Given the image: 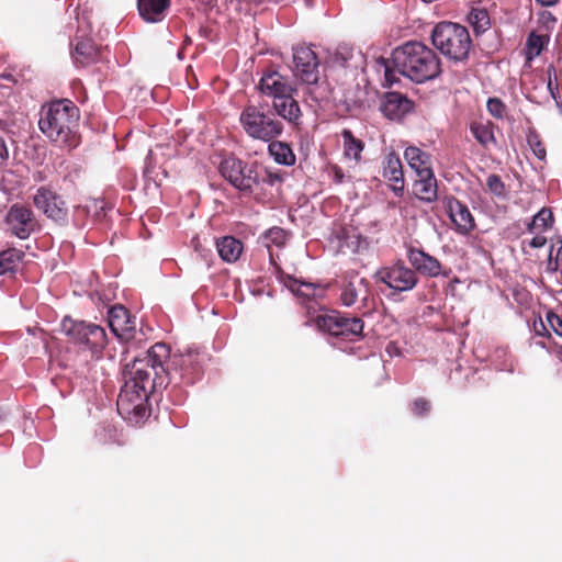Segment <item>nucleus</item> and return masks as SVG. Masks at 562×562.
<instances>
[{"mask_svg":"<svg viewBox=\"0 0 562 562\" xmlns=\"http://www.w3.org/2000/svg\"><path fill=\"white\" fill-rule=\"evenodd\" d=\"M532 328L537 336L547 337V338L551 337V333H550L549 328L546 326V324L543 323L541 317H538L533 321Z\"/></svg>","mask_w":562,"mask_h":562,"instance_id":"43","label":"nucleus"},{"mask_svg":"<svg viewBox=\"0 0 562 562\" xmlns=\"http://www.w3.org/2000/svg\"><path fill=\"white\" fill-rule=\"evenodd\" d=\"M555 355L562 361V345L555 347Z\"/></svg>","mask_w":562,"mask_h":562,"instance_id":"51","label":"nucleus"},{"mask_svg":"<svg viewBox=\"0 0 562 562\" xmlns=\"http://www.w3.org/2000/svg\"><path fill=\"white\" fill-rule=\"evenodd\" d=\"M447 209L458 233L465 235L475 227V222L469 207L458 199L449 198Z\"/></svg>","mask_w":562,"mask_h":562,"instance_id":"21","label":"nucleus"},{"mask_svg":"<svg viewBox=\"0 0 562 562\" xmlns=\"http://www.w3.org/2000/svg\"><path fill=\"white\" fill-rule=\"evenodd\" d=\"M479 15H482V19H481V20H484V19H485V20L487 21V15H486V13H484V12H479L477 14H475V19H479Z\"/></svg>","mask_w":562,"mask_h":562,"instance_id":"53","label":"nucleus"},{"mask_svg":"<svg viewBox=\"0 0 562 562\" xmlns=\"http://www.w3.org/2000/svg\"><path fill=\"white\" fill-rule=\"evenodd\" d=\"M431 405L429 401H427L424 397H418L412 403V412L416 416H425L427 413L430 412Z\"/></svg>","mask_w":562,"mask_h":562,"instance_id":"42","label":"nucleus"},{"mask_svg":"<svg viewBox=\"0 0 562 562\" xmlns=\"http://www.w3.org/2000/svg\"><path fill=\"white\" fill-rule=\"evenodd\" d=\"M281 282L297 297L319 302L326 296L328 284L306 282L290 274H281Z\"/></svg>","mask_w":562,"mask_h":562,"instance_id":"14","label":"nucleus"},{"mask_svg":"<svg viewBox=\"0 0 562 562\" xmlns=\"http://www.w3.org/2000/svg\"><path fill=\"white\" fill-rule=\"evenodd\" d=\"M313 323L317 329L335 338L355 341L362 337L364 323L360 317H348L338 311L317 315Z\"/></svg>","mask_w":562,"mask_h":562,"instance_id":"6","label":"nucleus"},{"mask_svg":"<svg viewBox=\"0 0 562 562\" xmlns=\"http://www.w3.org/2000/svg\"><path fill=\"white\" fill-rule=\"evenodd\" d=\"M269 143V154L273 157L274 161L285 166L295 164V155L292 148L284 142L272 139Z\"/></svg>","mask_w":562,"mask_h":562,"instance_id":"32","label":"nucleus"},{"mask_svg":"<svg viewBox=\"0 0 562 562\" xmlns=\"http://www.w3.org/2000/svg\"><path fill=\"white\" fill-rule=\"evenodd\" d=\"M5 224L8 231L20 239L29 238L32 233L41 228L33 211L18 203L9 209L5 216Z\"/></svg>","mask_w":562,"mask_h":562,"instance_id":"10","label":"nucleus"},{"mask_svg":"<svg viewBox=\"0 0 562 562\" xmlns=\"http://www.w3.org/2000/svg\"><path fill=\"white\" fill-rule=\"evenodd\" d=\"M294 75L304 83H315L319 76V61L311 47L297 46L293 53Z\"/></svg>","mask_w":562,"mask_h":562,"instance_id":"12","label":"nucleus"},{"mask_svg":"<svg viewBox=\"0 0 562 562\" xmlns=\"http://www.w3.org/2000/svg\"><path fill=\"white\" fill-rule=\"evenodd\" d=\"M79 117V109L72 101L56 100L42 108L38 126L57 145L76 148L80 143Z\"/></svg>","mask_w":562,"mask_h":562,"instance_id":"3","label":"nucleus"},{"mask_svg":"<svg viewBox=\"0 0 562 562\" xmlns=\"http://www.w3.org/2000/svg\"><path fill=\"white\" fill-rule=\"evenodd\" d=\"M162 176H164V178H167V177H168V172H167V170H166V169H162Z\"/></svg>","mask_w":562,"mask_h":562,"instance_id":"54","label":"nucleus"},{"mask_svg":"<svg viewBox=\"0 0 562 562\" xmlns=\"http://www.w3.org/2000/svg\"><path fill=\"white\" fill-rule=\"evenodd\" d=\"M369 282L364 278L358 280H351L346 283L340 293V301L345 306H352L359 300L362 302L364 307L368 306V300L370 295Z\"/></svg>","mask_w":562,"mask_h":562,"instance_id":"22","label":"nucleus"},{"mask_svg":"<svg viewBox=\"0 0 562 562\" xmlns=\"http://www.w3.org/2000/svg\"><path fill=\"white\" fill-rule=\"evenodd\" d=\"M265 238L277 247H283L288 239V233L285 229L274 226L266 232Z\"/></svg>","mask_w":562,"mask_h":562,"instance_id":"39","label":"nucleus"},{"mask_svg":"<svg viewBox=\"0 0 562 562\" xmlns=\"http://www.w3.org/2000/svg\"><path fill=\"white\" fill-rule=\"evenodd\" d=\"M535 236L528 241V246L535 249L542 248L547 244V237L542 233H532Z\"/></svg>","mask_w":562,"mask_h":562,"instance_id":"46","label":"nucleus"},{"mask_svg":"<svg viewBox=\"0 0 562 562\" xmlns=\"http://www.w3.org/2000/svg\"><path fill=\"white\" fill-rule=\"evenodd\" d=\"M260 93L271 97L272 100L285 94L286 92H294L295 89L289 82L288 77L281 75L274 69H269L263 72L257 86Z\"/></svg>","mask_w":562,"mask_h":562,"instance_id":"17","label":"nucleus"},{"mask_svg":"<svg viewBox=\"0 0 562 562\" xmlns=\"http://www.w3.org/2000/svg\"><path fill=\"white\" fill-rule=\"evenodd\" d=\"M144 172H145V175H146V176H151V175L154 173V169H153V167L148 164V165L146 166V168H145V171H144Z\"/></svg>","mask_w":562,"mask_h":562,"instance_id":"52","label":"nucleus"},{"mask_svg":"<svg viewBox=\"0 0 562 562\" xmlns=\"http://www.w3.org/2000/svg\"><path fill=\"white\" fill-rule=\"evenodd\" d=\"M308 86L307 93L312 100H314L317 104L322 105L326 103L331 98V88L327 81L319 82V78L315 83H306Z\"/></svg>","mask_w":562,"mask_h":562,"instance_id":"34","label":"nucleus"},{"mask_svg":"<svg viewBox=\"0 0 562 562\" xmlns=\"http://www.w3.org/2000/svg\"><path fill=\"white\" fill-rule=\"evenodd\" d=\"M215 246L221 259L227 263L236 262L244 251V244L234 236L217 238Z\"/></svg>","mask_w":562,"mask_h":562,"instance_id":"26","label":"nucleus"},{"mask_svg":"<svg viewBox=\"0 0 562 562\" xmlns=\"http://www.w3.org/2000/svg\"><path fill=\"white\" fill-rule=\"evenodd\" d=\"M529 145L533 151V154L539 158V159H544L546 158V155H547V151H546V148H544V145L539 140V139H532V138H529Z\"/></svg>","mask_w":562,"mask_h":562,"instance_id":"45","label":"nucleus"},{"mask_svg":"<svg viewBox=\"0 0 562 562\" xmlns=\"http://www.w3.org/2000/svg\"><path fill=\"white\" fill-rule=\"evenodd\" d=\"M172 370L179 373L180 379L192 384L202 373L204 356L199 351L188 350L184 353L170 356Z\"/></svg>","mask_w":562,"mask_h":562,"instance_id":"13","label":"nucleus"},{"mask_svg":"<svg viewBox=\"0 0 562 562\" xmlns=\"http://www.w3.org/2000/svg\"><path fill=\"white\" fill-rule=\"evenodd\" d=\"M549 41L550 37L547 34H538L535 31L530 32L524 48L526 61L530 63L536 57L540 56L542 50L548 46Z\"/></svg>","mask_w":562,"mask_h":562,"instance_id":"29","label":"nucleus"},{"mask_svg":"<svg viewBox=\"0 0 562 562\" xmlns=\"http://www.w3.org/2000/svg\"><path fill=\"white\" fill-rule=\"evenodd\" d=\"M393 68L383 59L384 78L387 86L398 81L396 72L422 83L436 78L440 72V59L437 53L426 44L409 41L396 47L391 58Z\"/></svg>","mask_w":562,"mask_h":562,"instance_id":"2","label":"nucleus"},{"mask_svg":"<svg viewBox=\"0 0 562 562\" xmlns=\"http://www.w3.org/2000/svg\"><path fill=\"white\" fill-rule=\"evenodd\" d=\"M33 205L42 212L48 220L59 226H66L69 223V209L64 198L52 188L42 186L34 193Z\"/></svg>","mask_w":562,"mask_h":562,"instance_id":"8","label":"nucleus"},{"mask_svg":"<svg viewBox=\"0 0 562 562\" xmlns=\"http://www.w3.org/2000/svg\"><path fill=\"white\" fill-rule=\"evenodd\" d=\"M257 179L255 180V188H258L261 184H267L273 187L283 181L282 175L277 171H271L266 167H262L257 162Z\"/></svg>","mask_w":562,"mask_h":562,"instance_id":"36","label":"nucleus"},{"mask_svg":"<svg viewBox=\"0 0 562 562\" xmlns=\"http://www.w3.org/2000/svg\"><path fill=\"white\" fill-rule=\"evenodd\" d=\"M341 137L344 140V155L348 159L355 160L356 164L361 161V154L364 149V143L357 138L350 130H342Z\"/></svg>","mask_w":562,"mask_h":562,"instance_id":"30","label":"nucleus"},{"mask_svg":"<svg viewBox=\"0 0 562 562\" xmlns=\"http://www.w3.org/2000/svg\"><path fill=\"white\" fill-rule=\"evenodd\" d=\"M413 194L426 203H432L438 199V183L434 171L416 176L413 182Z\"/></svg>","mask_w":562,"mask_h":562,"instance_id":"23","label":"nucleus"},{"mask_svg":"<svg viewBox=\"0 0 562 562\" xmlns=\"http://www.w3.org/2000/svg\"><path fill=\"white\" fill-rule=\"evenodd\" d=\"M171 0H137L140 18L148 23L161 22L170 8Z\"/></svg>","mask_w":562,"mask_h":562,"instance_id":"25","label":"nucleus"},{"mask_svg":"<svg viewBox=\"0 0 562 562\" xmlns=\"http://www.w3.org/2000/svg\"><path fill=\"white\" fill-rule=\"evenodd\" d=\"M269 258H270V261L274 265L273 257H272L271 252H269Z\"/></svg>","mask_w":562,"mask_h":562,"instance_id":"55","label":"nucleus"},{"mask_svg":"<svg viewBox=\"0 0 562 562\" xmlns=\"http://www.w3.org/2000/svg\"><path fill=\"white\" fill-rule=\"evenodd\" d=\"M432 44L449 59L458 63L469 58L472 40L468 29L453 22L438 23L431 33Z\"/></svg>","mask_w":562,"mask_h":562,"instance_id":"5","label":"nucleus"},{"mask_svg":"<svg viewBox=\"0 0 562 562\" xmlns=\"http://www.w3.org/2000/svg\"><path fill=\"white\" fill-rule=\"evenodd\" d=\"M170 358V347L164 342L151 346L136 358L127 370L128 380L122 387L116 406L119 414L126 419L138 422L148 414L147 402L157 387L167 383L171 374L165 363Z\"/></svg>","mask_w":562,"mask_h":562,"instance_id":"1","label":"nucleus"},{"mask_svg":"<svg viewBox=\"0 0 562 562\" xmlns=\"http://www.w3.org/2000/svg\"><path fill=\"white\" fill-rule=\"evenodd\" d=\"M407 259L415 273L429 278H436L441 273L440 261L422 249L411 247L407 250Z\"/></svg>","mask_w":562,"mask_h":562,"instance_id":"18","label":"nucleus"},{"mask_svg":"<svg viewBox=\"0 0 562 562\" xmlns=\"http://www.w3.org/2000/svg\"><path fill=\"white\" fill-rule=\"evenodd\" d=\"M470 131L473 137L483 146L488 147L491 144H495L496 139L493 132V125L491 123L483 124L473 122L470 125Z\"/></svg>","mask_w":562,"mask_h":562,"instance_id":"33","label":"nucleus"},{"mask_svg":"<svg viewBox=\"0 0 562 562\" xmlns=\"http://www.w3.org/2000/svg\"><path fill=\"white\" fill-rule=\"evenodd\" d=\"M63 327L70 339L80 346H85L92 353H101L108 345L105 329L93 323L85 321L63 323Z\"/></svg>","mask_w":562,"mask_h":562,"instance_id":"7","label":"nucleus"},{"mask_svg":"<svg viewBox=\"0 0 562 562\" xmlns=\"http://www.w3.org/2000/svg\"><path fill=\"white\" fill-rule=\"evenodd\" d=\"M547 271L558 272L562 280V237H558L550 247Z\"/></svg>","mask_w":562,"mask_h":562,"instance_id":"35","label":"nucleus"},{"mask_svg":"<svg viewBox=\"0 0 562 562\" xmlns=\"http://www.w3.org/2000/svg\"><path fill=\"white\" fill-rule=\"evenodd\" d=\"M108 323L112 333L120 339L134 338L135 318L122 305H114L108 312Z\"/></svg>","mask_w":562,"mask_h":562,"instance_id":"15","label":"nucleus"},{"mask_svg":"<svg viewBox=\"0 0 562 562\" xmlns=\"http://www.w3.org/2000/svg\"><path fill=\"white\" fill-rule=\"evenodd\" d=\"M382 176L385 180H387L392 191L397 196L403 195L404 187H405V179H404L403 165H402V161L397 154L390 153L385 157V159L383 161Z\"/></svg>","mask_w":562,"mask_h":562,"instance_id":"19","label":"nucleus"},{"mask_svg":"<svg viewBox=\"0 0 562 562\" xmlns=\"http://www.w3.org/2000/svg\"><path fill=\"white\" fill-rule=\"evenodd\" d=\"M486 108L488 113L497 120L504 119L507 113V106L498 98H490L487 100Z\"/></svg>","mask_w":562,"mask_h":562,"instance_id":"40","label":"nucleus"},{"mask_svg":"<svg viewBox=\"0 0 562 562\" xmlns=\"http://www.w3.org/2000/svg\"><path fill=\"white\" fill-rule=\"evenodd\" d=\"M549 327L560 337H562V317L553 311H548L546 315Z\"/></svg>","mask_w":562,"mask_h":562,"instance_id":"41","label":"nucleus"},{"mask_svg":"<svg viewBox=\"0 0 562 562\" xmlns=\"http://www.w3.org/2000/svg\"><path fill=\"white\" fill-rule=\"evenodd\" d=\"M539 20L547 29L553 27L557 22L555 16L549 11H542L539 14Z\"/></svg>","mask_w":562,"mask_h":562,"instance_id":"47","label":"nucleus"},{"mask_svg":"<svg viewBox=\"0 0 562 562\" xmlns=\"http://www.w3.org/2000/svg\"><path fill=\"white\" fill-rule=\"evenodd\" d=\"M9 158V150L8 147L3 140V138L0 137V159L2 161L7 160Z\"/></svg>","mask_w":562,"mask_h":562,"instance_id":"49","label":"nucleus"},{"mask_svg":"<svg viewBox=\"0 0 562 562\" xmlns=\"http://www.w3.org/2000/svg\"><path fill=\"white\" fill-rule=\"evenodd\" d=\"M239 123L250 138L265 143L278 138L284 130L283 123L267 104L248 102L240 112Z\"/></svg>","mask_w":562,"mask_h":562,"instance_id":"4","label":"nucleus"},{"mask_svg":"<svg viewBox=\"0 0 562 562\" xmlns=\"http://www.w3.org/2000/svg\"><path fill=\"white\" fill-rule=\"evenodd\" d=\"M331 173H333V180L335 183H342L344 182V179H345V173L342 171L341 168L337 167V166H334L331 168Z\"/></svg>","mask_w":562,"mask_h":562,"instance_id":"48","label":"nucleus"},{"mask_svg":"<svg viewBox=\"0 0 562 562\" xmlns=\"http://www.w3.org/2000/svg\"><path fill=\"white\" fill-rule=\"evenodd\" d=\"M555 223V217L550 207L543 206L527 223L528 233H544L550 231Z\"/></svg>","mask_w":562,"mask_h":562,"instance_id":"28","label":"nucleus"},{"mask_svg":"<svg viewBox=\"0 0 562 562\" xmlns=\"http://www.w3.org/2000/svg\"><path fill=\"white\" fill-rule=\"evenodd\" d=\"M72 59L77 66H88L103 59V52L98 48L92 40H79L71 52Z\"/></svg>","mask_w":562,"mask_h":562,"instance_id":"24","label":"nucleus"},{"mask_svg":"<svg viewBox=\"0 0 562 562\" xmlns=\"http://www.w3.org/2000/svg\"><path fill=\"white\" fill-rule=\"evenodd\" d=\"M486 188L496 198L505 199L507 196L506 184L498 175L492 173L487 177Z\"/></svg>","mask_w":562,"mask_h":562,"instance_id":"37","label":"nucleus"},{"mask_svg":"<svg viewBox=\"0 0 562 562\" xmlns=\"http://www.w3.org/2000/svg\"><path fill=\"white\" fill-rule=\"evenodd\" d=\"M352 57L353 47L348 44H340L333 55V61L339 66H345Z\"/></svg>","mask_w":562,"mask_h":562,"instance_id":"38","label":"nucleus"},{"mask_svg":"<svg viewBox=\"0 0 562 562\" xmlns=\"http://www.w3.org/2000/svg\"><path fill=\"white\" fill-rule=\"evenodd\" d=\"M414 109V102L400 92H387L380 104L382 114L391 121H401Z\"/></svg>","mask_w":562,"mask_h":562,"instance_id":"16","label":"nucleus"},{"mask_svg":"<svg viewBox=\"0 0 562 562\" xmlns=\"http://www.w3.org/2000/svg\"><path fill=\"white\" fill-rule=\"evenodd\" d=\"M151 157H153V154H151V151H150V153L148 154L147 159H148V160H151Z\"/></svg>","mask_w":562,"mask_h":562,"instance_id":"56","label":"nucleus"},{"mask_svg":"<svg viewBox=\"0 0 562 562\" xmlns=\"http://www.w3.org/2000/svg\"><path fill=\"white\" fill-rule=\"evenodd\" d=\"M338 238L341 239L347 247H351L353 245L358 246L359 243L358 235L353 234L350 236L346 227L340 228Z\"/></svg>","mask_w":562,"mask_h":562,"instance_id":"44","label":"nucleus"},{"mask_svg":"<svg viewBox=\"0 0 562 562\" xmlns=\"http://www.w3.org/2000/svg\"><path fill=\"white\" fill-rule=\"evenodd\" d=\"M375 278L396 292L411 291L418 283L415 271L406 267L402 261H397L391 267L380 269Z\"/></svg>","mask_w":562,"mask_h":562,"instance_id":"11","label":"nucleus"},{"mask_svg":"<svg viewBox=\"0 0 562 562\" xmlns=\"http://www.w3.org/2000/svg\"><path fill=\"white\" fill-rule=\"evenodd\" d=\"M539 4L542 7H553L555 5L559 0H536Z\"/></svg>","mask_w":562,"mask_h":562,"instance_id":"50","label":"nucleus"},{"mask_svg":"<svg viewBox=\"0 0 562 562\" xmlns=\"http://www.w3.org/2000/svg\"><path fill=\"white\" fill-rule=\"evenodd\" d=\"M25 254L21 249L8 248L0 251V276L15 272Z\"/></svg>","mask_w":562,"mask_h":562,"instance_id":"31","label":"nucleus"},{"mask_svg":"<svg viewBox=\"0 0 562 562\" xmlns=\"http://www.w3.org/2000/svg\"><path fill=\"white\" fill-rule=\"evenodd\" d=\"M272 109L274 116L278 115L293 126L301 124L302 111L299 102L294 99L293 92H286L285 94L272 100Z\"/></svg>","mask_w":562,"mask_h":562,"instance_id":"20","label":"nucleus"},{"mask_svg":"<svg viewBox=\"0 0 562 562\" xmlns=\"http://www.w3.org/2000/svg\"><path fill=\"white\" fill-rule=\"evenodd\" d=\"M404 158L416 176L434 171L431 155L416 146H408L404 151Z\"/></svg>","mask_w":562,"mask_h":562,"instance_id":"27","label":"nucleus"},{"mask_svg":"<svg viewBox=\"0 0 562 562\" xmlns=\"http://www.w3.org/2000/svg\"><path fill=\"white\" fill-rule=\"evenodd\" d=\"M257 162L247 164L236 157L225 158L220 165L221 175L236 189L252 192L257 179Z\"/></svg>","mask_w":562,"mask_h":562,"instance_id":"9","label":"nucleus"}]
</instances>
